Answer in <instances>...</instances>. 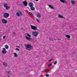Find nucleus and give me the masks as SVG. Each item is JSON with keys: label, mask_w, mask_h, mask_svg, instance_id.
I'll list each match as a JSON object with an SVG mask.
<instances>
[{"label": "nucleus", "mask_w": 77, "mask_h": 77, "mask_svg": "<svg viewBox=\"0 0 77 77\" xmlns=\"http://www.w3.org/2000/svg\"><path fill=\"white\" fill-rule=\"evenodd\" d=\"M26 49L28 50H32L33 48L32 46L29 44H27L26 45Z\"/></svg>", "instance_id": "nucleus-1"}, {"label": "nucleus", "mask_w": 77, "mask_h": 77, "mask_svg": "<svg viewBox=\"0 0 77 77\" xmlns=\"http://www.w3.org/2000/svg\"><path fill=\"white\" fill-rule=\"evenodd\" d=\"M9 14L7 13H5L4 14V17L5 18H7L8 17H9Z\"/></svg>", "instance_id": "nucleus-2"}, {"label": "nucleus", "mask_w": 77, "mask_h": 77, "mask_svg": "<svg viewBox=\"0 0 77 77\" xmlns=\"http://www.w3.org/2000/svg\"><path fill=\"white\" fill-rule=\"evenodd\" d=\"M38 35V32H32V35L35 37H37V36Z\"/></svg>", "instance_id": "nucleus-3"}, {"label": "nucleus", "mask_w": 77, "mask_h": 77, "mask_svg": "<svg viewBox=\"0 0 77 77\" xmlns=\"http://www.w3.org/2000/svg\"><path fill=\"white\" fill-rule=\"evenodd\" d=\"M4 5V7L5 8L6 10H9V7L8 6V5L7 4H3Z\"/></svg>", "instance_id": "nucleus-4"}, {"label": "nucleus", "mask_w": 77, "mask_h": 77, "mask_svg": "<svg viewBox=\"0 0 77 77\" xmlns=\"http://www.w3.org/2000/svg\"><path fill=\"white\" fill-rule=\"evenodd\" d=\"M2 52V53H3V54H6V53H7V51H6V48H3Z\"/></svg>", "instance_id": "nucleus-5"}, {"label": "nucleus", "mask_w": 77, "mask_h": 77, "mask_svg": "<svg viewBox=\"0 0 77 77\" xmlns=\"http://www.w3.org/2000/svg\"><path fill=\"white\" fill-rule=\"evenodd\" d=\"M2 22L3 24H7V23H8L7 20L5 19H2Z\"/></svg>", "instance_id": "nucleus-6"}, {"label": "nucleus", "mask_w": 77, "mask_h": 77, "mask_svg": "<svg viewBox=\"0 0 77 77\" xmlns=\"http://www.w3.org/2000/svg\"><path fill=\"white\" fill-rule=\"evenodd\" d=\"M31 29H33V30H36V29H37V27L33 26L32 25H31Z\"/></svg>", "instance_id": "nucleus-7"}, {"label": "nucleus", "mask_w": 77, "mask_h": 77, "mask_svg": "<svg viewBox=\"0 0 77 77\" xmlns=\"http://www.w3.org/2000/svg\"><path fill=\"white\" fill-rule=\"evenodd\" d=\"M28 5H29L30 8L33 7V3L30 2L28 3Z\"/></svg>", "instance_id": "nucleus-8"}, {"label": "nucleus", "mask_w": 77, "mask_h": 77, "mask_svg": "<svg viewBox=\"0 0 77 77\" xmlns=\"http://www.w3.org/2000/svg\"><path fill=\"white\" fill-rule=\"evenodd\" d=\"M22 3L23 4L24 6H27V4H28L27 2L24 1Z\"/></svg>", "instance_id": "nucleus-9"}, {"label": "nucleus", "mask_w": 77, "mask_h": 77, "mask_svg": "<svg viewBox=\"0 0 77 77\" xmlns=\"http://www.w3.org/2000/svg\"><path fill=\"white\" fill-rule=\"evenodd\" d=\"M25 37V38L27 40H29L31 39V38L29 37H27V36H26Z\"/></svg>", "instance_id": "nucleus-10"}, {"label": "nucleus", "mask_w": 77, "mask_h": 77, "mask_svg": "<svg viewBox=\"0 0 77 77\" xmlns=\"http://www.w3.org/2000/svg\"><path fill=\"white\" fill-rule=\"evenodd\" d=\"M3 64L4 66H8V64H7V63H6L5 62H3Z\"/></svg>", "instance_id": "nucleus-11"}, {"label": "nucleus", "mask_w": 77, "mask_h": 77, "mask_svg": "<svg viewBox=\"0 0 77 77\" xmlns=\"http://www.w3.org/2000/svg\"><path fill=\"white\" fill-rule=\"evenodd\" d=\"M60 1L61 2H62L63 3H66V2L65 0H60Z\"/></svg>", "instance_id": "nucleus-12"}, {"label": "nucleus", "mask_w": 77, "mask_h": 77, "mask_svg": "<svg viewBox=\"0 0 77 77\" xmlns=\"http://www.w3.org/2000/svg\"><path fill=\"white\" fill-rule=\"evenodd\" d=\"M66 37L67 38V39L69 40V38H70V36L69 35H66Z\"/></svg>", "instance_id": "nucleus-13"}, {"label": "nucleus", "mask_w": 77, "mask_h": 77, "mask_svg": "<svg viewBox=\"0 0 77 77\" xmlns=\"http://www.w3.org/2000/svg\"><path fill=\"white\" fill-rule=\"evenodd\" d=\"M37 17L38 18H41V14H40L38 13L37 14Z\"/></svg>", "instance_id": "nucleus-14"}, {"label": "nucleus", "mask_w": 77, "mask_h": 77, "mask_svg": "<svg viewBox=\"0 0 77 77\" xmlns=\"http://www.w3.org/2000/svg\"><path fill=\"white\" fill-rule=\"evenodd\" d=\"M49 8H51V9H54V7H53L52 6H51V5H49Z\"/></svg>", "instance_id": "nucleus-15"}, {"label": "nucleus", "mask_w": 77, "mask_h": 77, "mask_svg": "<svg viewBox=\"0 0 77 77\" xmlns=\"http://www.w3.org/2000/svg\"><path fill=\"white\" fill-rule=\"evenodd\" d=\"M30 9L31 10H32V11H34V10H35V8L33 7H30Z\"/></svg>", "instance_id": "nucleus-16"}, {"label": "nucleus", "mask_w": 77, "mask_h": 77, "mask_svg": "<svg viewBox=\"0 0 77 77\" xmlns=\"http://www.w3.org/2000/svg\"><path fill=\"white\" fill-rule=\"evenodd\" d=\"M5 47L6 49H8L9 48V47H8V45H5Z\"/></svg>", "instance_id": "nucleus-17"}, {"label": "nucleus", "mask_w": 77, "mask_h": 77, "mask_svg": "<svg viewBox=\"0 0 77 77\" xmlns=\"http://www.w3.org/2000/svg\"><path fill=\"white\" fill-rule=\"evenodd\" d=\"M7 72L8 74H11V73H11V71H7Z\"/></svg>", "instance_id": "nucleus-18"}, {"label": "nucleus", "mask_w": 77, "mask_h": 77, "mask_svg": "<svg viewBox=\"0 0 77 77\" xmlns=\"http://www.w3.org/2000/svg\"><path fill=\"white\" fill-rule=\"evenodd\" d=\"M26 35L28 36V37H31V35H30L29 33H26Z\"/></svg>", "instance_id": "nucleus-19"}, {"label": "nucleus", "mask_w": 77, "mask_h": 77, "mask_svg": "<svg viewBox=\"0 0 77 77\" xmlns=\"http://www.w3.org/2000/svg\"><path fill=\"white\" fill-rule=\"evenodd\" d=\"M16 14L17 15V16H18V17H20V13H17Z\"/></svg>", "instance_id": "nucleus-20"}, {"label": "nucleus", "mask_w": 77, "mask_h": 77, "mask_svg": "<svg viewBox=\"0 0 77 77\" xmlns=\"http://www.w3.org/2000/svg\"><path fill=\"white\" fill-rule=\"evenodd\" d=\"M59 18H63L62 16H61L60 15H59L58 16Z\"/></svg>", "instance_id": "nucleus-21"}, {"label": "nucleus", "mask_w": 77, "mask_h": 77, "mask_svg": "<svg viewBox=\"0 0 77 77\" xmlns=\"http://www.w3.org/2000/svg\"><path fill=\"white\" fill-rule=\"evenodd\" d=\"M16 33L15 32H13V36H14L15 35Z\"/></svg>", "instance_id": "nucleus-22"}, {"label": "nucleus", "mask_w": 77, "mask_h": 77, "mask_svg": "<svg viewBox=\"0 0 77 77\" xmlns=\"http://www.w3.org/2000/svg\"><path fill=\"white\" fill-rule=\"evenodd\" d=\"M29 14H30V15H31V16H33V14L32 13L30 12H29Z\"/></svg>", "instance_id": "nucleus-23"}, {"label": "nucleus", "mask_w": 77, "mask_h": 77, "mask_svg": "<svg viewBox=\"0 0 77 77\" xmlns=\"http://www.w3.org/2000/svg\"><path fill=\"white\" fill-rule=\"evenodd\" d=\"M14 54V56H15V57H17V56H18L17 55V54H16L15 53Z\"/></svg>", "instance_id": "nucleus-24"}, {"label": "nucleus", "mask_w": 77, "mask_h": 77, "mask_svg": "<svg viewBox=\"0 0 77 77\" xmlns=\"http://www.w3.org/2000/svg\"><path fill=\"white\" fill-rule=\"evenodd\" d=\"M71 3H72V4H75V2H74V1H72L71 2Z\"/></svg>", "instance_id": "nucleus-25"}, {"label": "nucleus", "mask_w": 77, "mask_h": 77, "mask_svg": "<svg viewBox=\"0 0 77 77\" xmlns=\"http://www.w3.org/2000/svg\"><path fill=\"white\" fill-rule=\"evenodd\" d=\"M19 12L20 15H21L22 16V13H21V12H20V11H19Z\"/></svg>", "instance_id": "nucleus-26"}, {"label": "nucleus", "mask_w": 77, "mask_h": 77, "mask_svg": "<svg viewBox=\"0 0 77 77\" xmlns=\"http://www.w3.org/2000/svg\"><path fill=\"white\" fill-rule=\"evenodd\" d=\"M52 64H50L49 65H48V67H50V66H51Z\"/></svg>", "instance_id": "nucleus-27"}, {"label": "nucleus", "mask_w": 77, "mask_h": 77, "mask_svg": "<svg viewBox=\"0 0 77 77\" xmlns=\"http://www.w3.org/2000/svg\"><path fill=\"white\" fill-rule=\"evenodd\" d=\"M57 63V61H55L54 62V65H56Z\"/></svg>", "instance_id": "nucleus-28"}, {"label": "nucleus", "mask_w": 77, "mask_h": 77, "mask_svg": "<svg viewBox=\"0 0 77 77\" xmlns=\"http://www.w3.org/2000/svg\"><path fill=\"white\" fill-rule=\"evenodd\" d=\"M16 50H17V51H20V49H19L18 48H17L16 49Z\"/></svg>", "instance_id": "nucleus-29"}, {"label": "nucleus", "mask_w": 77, "mask_h": 77, "mask_svg": "<svg viewBox=\"0 0 77 77\" xmlns=\"http://www.w3.org/2000/svg\"><path fill=\"white\" fill-rule=\"evenodd\" d=\"M36 21L38 22V23H39V20L38 19H36Z\"/></svg>", "instance_id": "nucleus-30"}, {"label": "nucleus", "mask_w": 77, "mask_h": 77, "mask_svg": "<svg viewBox=\"0 0 77 77\" xmlns=\"http://www.w3.org/2000/svg\"><path fill=\"white\" fill-rule=\"evenodd\" d=\"M53 60V59H50V60H49V62H51V61H52Z\"/></svg>", "instance_id": "nucleus-31"}, {"label": "nucleus", "mask_w": 77, "mask_h": 77, "mask_svg": "<svg viewBox=\"0 0 77 77\" xmlns=\"http://www.w3.org/2000/svg\"><path fill=\"white\" fill-rule=\"evenodd\" d=\"M46 71L47 72H49V70H46Z\"/></svg>", "instance_id": "nucleus-32"}, {"label": "nucleus", "mask_w": 77, "mask_h": 77, "mask_svg": "<svg viewBox=\"0 0 77 77\" xmlns=\"http://www.w3.org/2000/svg\"><path fill=\"white\" fill-rule=\"evenodd\" d=\"M3 39H5V38H6V36H3Z\"/></svg>", "instance_id": "nucleus-33"}, {"label": "nucleus", "mask_w": 77, "mask_h": 77, "mask_svg": "<svg viewBox=\"0 0 77 77\" xmlns=\"http://www.w3.org/2000/svg\"><path fill=\"white\" fill-rule=\"evenodd\" d=\"M46 76H49V75L48 74H46L45 75Z\"/></svg>", "instance_id": "nucleus-34"}, {"label": "nucleus", "mask_w": 77, "mask_h": 77, "mask_svg": "<svg viewBox=\"0 0 77 77\" xmlns=\"http://www.w3.org/2000/svg\"><path fill=\"white\" fill-rule=\"evenodd\" d=\"M36 2H38L39 1V0H35Z\"/></svg>", "instance_id": "nucleus-35"}, {"label": "nucleus", "mask_w": 77, "mask_h": 77, "mask_svg": "<svg viewBox=\"0 0 77 77\" xmlns=\"http://www.w3.org/2000/svg\"><path fill=\"white\" fill-rule=\"evenodd\" d=\"M9 77V75H8L7 76V77Z\"/></svg>", "instance_id": "nucleus-36"}, {"label": "nucleus", "mask_w": 77, "mask_h": 77, "mask_svg": "<svg viewBox=\"0 0 77 77\" xmlns=\"http://www.w3.org/2000/svg\"><path fill=\"white\" fill-rule=\"evenodd\" d=\"M1 40H2V38H0V41H1Z\"/></svg>", "instance_id": "nucleus-37"}, {"label": "nucleus", "mask_w": 77, "mask_h": 77, "mask_svg": "<svg viewBox=\"0 0 77 77\" xmlns=\"http://www.w3.org/2000/svg\"><path fill=\"white\" fill-rule=\"evenodd\" d=\"M50 41H51V38H50Z\"/></svg>", "instance_id": "nucleus-38"}, {"label": "nucleus", "mask_w": 77, "mask_h": 77, "mask_svg": "<svg viewBox=\"0 0 77 77\" xmlns=\"http://www.w3.org/2000/svg\"><path fill=\"white\" fill-rule=\"evenodd\" d=\"M18 48H19V46L17 47Z\"/></svg>", "instance_id": "nucleus-39"}]
</instances>
